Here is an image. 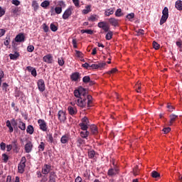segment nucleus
I'll return each mask as SVG.
<instances>
[{
	"label": "nucleus",
	"instance_id": "f257e3e1",
	"mask_svg": "<svg viewBox=\"0 0 182 182\" xmlns=\"http://www.w3.org/2000/svg\"><path fill=\"white\" fill-rule=\"evenodd\" d=\"M92 99L93 98L92 97L91 95H87L86 97L85 96L80 97L77 101V105L80 107H85V106L87 105V107H92Z\"/></svg>",
	"mask_w": 182,
	"mask_h": 182
},
{
	"label": "nucleus",
	"instance_id": "f03ea898",
	"mask_svg": "<svg viewBox=\"0 0 182 182\" xmlns=\"http://www.w3.org/2000/svg\"><path fill=\"white\" fill-rule=\"evenodd\" d=\"M73 12V7L70 6L68 7L63 13V19H68V18H70L72 16V14Z\"/></svg>",
	"mask_w": 182,
	"mask_h": 182
},
{
	"label": "nucleus",
	"instance_id": "7ed1b4c3",
	"mask_svg": "<svg viewBox=\"0 0 182 182\" xmlns=\"http://www.w3.org/2000/svg\"><path fill=\"white\" fill-rule=\"evenodd\" d=\"M86 95V92L85 91V88L83 87H80L78 90H74V96H75V97H85Z\"/></svg>",
	"mask_w": 182,
	"mask_h": 182
},
{
	"label": "nucleus",
	"instance_id": "20e7f679",
	"mask_svg": "<svg viewBox=\"0 0 182 182\" xmlns=\"http://www.w3.org/2000/svg\"><path fill=\"white\" fill-rule=\"evenodd\" d=\"M43 62H45L46 63H48L49 65H52V63H53L55 62V60H53V55H52V54H50V53L46 55L43 58Z\"/></svg>",
	"mask_w": 182,
	"mask_h": 182
},
{
	"label": "nucleus",
	"instance_id": "39448f33",
	"mask_svg": "<svg viewBox=\"0 0 182 182\" xmlns=\"http://www.w3.org/2000/svg\"><path fill=\"white\" fill-rule=\"evenodd\" d=\"M38 124H39L40 130H42V132H48V124L44 119H38Z\"/></svg>",
	"mask_w": 182,
	"mask_h": 182
},
{
	"label": "nucleus",
	"instance_id": "423d86ee",
	"mask_svg": "<svg viewBox=\"0 0 182 182\" xmlns=\"http://www.w3.org/2000/svg\"><path fill=\"white\" fill-rule=\"evenodd\" d=\"M58 120L62 123L66 122V112L63 110H59L58 112Z\"/></svg>",
	"mask_w": 182,
	"mask_h": 182
},
{
	"label": "nucleus",
	"instance_id": "0eeeda50",
	"mask_svg": "<svg viewBox=\"0 0 182 182\" xmlns=\"http://www.w3.org/2000/svg\"><path fill=\"white\" fill-rule=\"evenodd\" d=\"M52 171V166L50 164H44L42 168V174L46 176V174H50V171Z\"/></svg>",
	"mask_w": 182,
	"mask_h": 182
},
{
	"label": "nucleus",
	"instance_id": "6e6552de",
	"mask_svg": "<svg viewBox=\"0 0 182 182\" xmlns=\"http://www.w3.org/2000/svg\"><path fill=\"white\" fill-rule=\"evenodd\" d=\"M37 86L40 92H45L46 87H45V80H43V79H40L38 80Z\"/></svg>",
	"mask_w": 182,
	"mask_h": 182
},
{
	"label": "nucleus",
	"instance_id": "1a4fd4ad",
	"mask_svg": "<svg viewBox=\"0 0 182 182\" xmlns=\"http://www.w3.org/2000/svg\"><path fill=\"white\" fill-rule=\"evenodd\" d=\"M107 21L109 24L112 25V26H114L115 28L119 26V19L112 17L108 18Z\"/></svg>",
	"mask_w": 182,
	"mask_h": 182
},
{
	"label": "nucleus",
	"instance_id": "9d476101",
	"mask_svg": "<svg viewBox=\"0 0 182 182\" xmlns=\"http://www.w3.org/2000/svg\"><path fill=\"white\" fill-rule=\"evenodd\" d=\"M70 79L73 82H79L80 80V73L75 72L70 75Z\"/></svg>",
	"mask_w": 182,
	"mask_h": 182
},
{
	"label": "nucleus",
	"instance_id": "9b49d317",
	"mask_svg": "<svg viewBox=\"0 0 182 182\" xmlns=\"http://www.w3.org/2000/svg\"><path fill=\"white\" fill-rule=\"evenodd\" d=\"M32 149H33V144L31 141H28L24 146L26 153H31Z\"/></svg>",
	"mask_w": 182,
	"mask_h": 182
},
{
	"label": "nucleus",
	"instance_id": "f8f14e48",
	"mask_svg": "<svg viewBox=\"0 0 182 182\" xmlns=\"http://www.w3.org/2000/svg\"><path fill=\"white\" fill-rule=\"evenodd\" d=\"M69 140H70V135L69 134H64L60 139L62 144H66V143H69Z\"/></svg>",
	"mask_w": 182,
	"mask_h": 182
},
{
	"label": "nucleus",
	"instance_id": "ddd939ff",
	"mask_svg": "<svg viewBox=\"0 0 182 182\" xmlns=\"http://www.w3.org/2000/svg\"><path fill=\"white\" fill-rule=\"evenodd\" d=\"M68 112L70 116H75V114H77V109L76 107H73L72 106H69L68 107Z\"/></svg>",
	"mask_w": 182,
	"mask_h": 182
},
{
	"label": "nucleus",
	"instance_id": "4468645a",
	"mask_svg": "<svg viewBox=\"0 0 182 182\" xmlns=\"http://www.w3.org/2000/svg\"><path fill=\"white\" fill-rule=\"evenodd\" d=\"M15 41L16 42H25V35H23L22 33H20L16 36Z\"/></svg>",
	"mask_w": 182,
	"mask_h": 182
},
{
	"label": "nucleus",
	"instance_id": "2eb2a0df",
	"mask_svg": "<svg viewBox=\"0 0 182 182\" xmlns=\"http://www.w3.org/2000/svg\"><path fill=\"white\" fill-rule=\"evenodd\" d=\"M46 139L48 143H55V140L53 139V135H52V133L50 132H47Z\"/></svg>",
	"mask_w": 182,
	"mask_h": 182
},
{
	"label": "nucleus",
	"instance_id": "dca6fc26",
	"mask_svg": "<svg viewBox=\"0 0 182 182\" xmlns=\"http://www.w3.org/2000/svg\"><path fill=\"white\" fill-rule=\"evenodd\" d=\"M11 146L14 151L18 153L19 151V145H18V141L14 140L11 142Z\"/></svg>",
	"mask_w": 182,
	"mask_h": 182
},
{
	"label": "nucleus",
	"instance_id": "f3484780",
	"mask_svg": "<svg viewBox=\"0 0 182 182\" xmlns=\"http://www.w3.org/2000/svg\"><path fill=\"white\" fill-rule=\"evenodd\" d=\"M25 167H26V164L19 163L18 165V171L20 174H23L25 171Z\"/></svg>",
	"mask_w": 182,
	"mask_h": 182
},
{
	"label": "nucleus",
	"instance_id": "a211bd4d",
	"mask_svg": "<svg viewBox=\"0 0 182 182\" xmlns=\"http://www.w3.org/2000/svg\"><path fill=\"white\" fill-rule=\"evenodd\" d=\"M117 173H119V169H117V168H110L108 170L107 174L108 176H116V174H117Z\"/></svg>",
	"mask_w": 182,
	"mask_h": 182
},
{
	"label": "nucleus",
	"instance_id": "6ab92c4d",
	"mask_svg": "<svg viewBox=\"0 0 182 182\" xmlns=\"http://www.w3.org/2000/svg\"><path fill=\"white\" fill-rule=\"evenodd\" d=\"M48 182H56V173L55 172L51 171L50 173Z\"/></svg>",
	"mask_w": 182,
	"mask_h": 182
},
{
	"label": "nucleus",
	"instance_id": "aec40b11",
	"mask_svg": "<svg viewBox=\"0 0 182 182\" xmlns=\"http://www.w3.org/2000/svg\"><path fill=\"white\" fill-rule=\"evenodd\" d=\"M90 129L92 134L96 135L97 134V133H99V131L97 130V127L95 124L90 125Z\"/></svg>",
	"mask_w": 182,
	"mask_h": 182
},
{
	"label": "nucleus",
	"instance_id": "412c9836",
	"mask_svg": "<svg viewBox=\"0 0 182 182\" xmlns=\"http://www.w3.org/2000/svg\"><path fill=\"white\" fill-rule=\"evenodd\" d=\"M114 14V8H110L105 10V16H110V15H113Z\"/></svg>",
	"mask_w": 182,
	"mask_h": 182
},
{
	"label": "nucleus",
	"instance_id": "4be33fe9",
	"mask_svg": "<svg viewBox=\"0 0 182 182\" xmlns=\"http://www.w3.org/2000/svg\"><path fill=\"white\" fill-rule=\"evenodd\" d=\"M170 122H169V126H172L173 123H174V122H176V120H177V117H178V116L174 114H171L170 116Z\"/></svg>",
	"mask_w": 182,
	"mask_h": 182
},
{
	"label": "nucleus",
	"instance_id": "5701e85b",
	"mask_svg": "<svg viewBox=\"0 0 182 182\" xmlns=\"http://www.w3.org/2000/svg\"><path fill=\"white\" fill-rule=\"evenodd\" d=\"M18 129H21L23 131L26 130V124L23 122H22V119H19Z\"/></svg>",
	"mask_w": 182,
	"mask_h": 182
},
{
	"label": "nucleus",
	"instance_id": "b1692460",
	"mask_svg": "<svg viewBox=\"0 0 182 182\" xmlns=\"http://www.w3.org/2000/svg\"><path fill=\"white\" fill-rule=\"evenodd\" d=\"M9 58L11 60H16V59H18L19 58V53L16 52L15 53L12 54L10 53L9 54Z\"/></svg>",
	"mask_w": 182,
	"mask_h": 182
},
{
	"label": "nucleus",
	"instance_id": "393cba45",
	"mask_svg": "<svg viewBox=\"0 0 182 182\" xmlns=\"http://www.w3.org/2000/svg\"><path fill=\"white\" fill-rule=\"evenodd\" d=\"M86 141L82 139V137H77V147H80L82 144H85Z\"/></svg>",
	"mask_w": 182,
	"mask_h": 182
},
{
	"label": "nucleus",
	"instance_id": "a878e982",
	"mask_svg": "<svg viewBox=\"0 0 182 182\" xmlns=\"http://www.w3.org/2000/svg\"><path fill=\"white\" fill-rule=\"evenodd\" d=\"M175 6L176 9H178V11H182V1L181 0L176 1Z\"/></svg>",
	"mask_w": 182,
	"mask_h": 182
},
{
	"label": "nucleus",
	"instance_id": "bb28decb",
	"mask_svg": "<svg viewBox=\"0 0 182 182\" xmlns=\"http://www.w3.org/2000/svg\"><path fill=\"white\" fill-rule=\"evenodd\" d=\"M89 134H90V132H89L88 131H83L80 132V136L82 139H87Z\"/></svg>",
	"mask_w": 182,
	"mask_h": 182
},
{
	"label": "nucleus",
	"instance_id": "cd10ccee",
	"mask_svg": "<svg viewBox=\"0 0 182 182\" xmlns=\"http://www.w3.org/2000/svg\"><path fill=\"white\" fill-rule=\"evenodd\" d=\"M107 33L105 36V39L107 41H110L112 39V38H113V31H107Z\"/></svg>",
	"mask_w": 182,
	"mask_h": 182
},
{
	"label": "nucleus",
	"instance_id": "c85d7f7f",
	"mask_svg": "<svg viewBox=\"0 0 182 182\" xmlns=\"http://www.w3.org/2000/svg\"><path fill=\"white\" fill-rule=\"evenodd\" d=\"M123 15H124V14H123L122 9H117L115 11V16L117 18H120V16H123Z\"/></svg>",
	"mask_w": 182,
	"mask_h": 182
},
{
	"label": "nucleus",
	"instance_id": "c756f323",
	"mask_svg": "<svg viewBox=\"0 0 182 182\" xmlns=\"http://www.w3.org/2000/svg\"><path fill=\"white\" fill-rule=\"evenodd\" d=\"M91 8H92V6H87L85 7V9L82 10V14H83L84 15H87V14H89V12H91V11H92Z\"/></svg>",
	"mask_w": 182,
	"mask_h": 182
},
{
	"label": "nucleus",
	"instance_id": "7c9ffc66",
	"mask_svg": "<svg viewBox=\"0 0 182 182\" xmlns=\"http://www.w3.org/2000/svg\"><path fill=\"white\" fill-rule=\"evenodd\" d=\"M33 132H35L33 126L28 125L26 129V132L28 133V134H33Z\"/></svg>",
	"mask_w": 182,
	"mask_h": 182
},
{
	"label": "nucleus",
	"instance_id": "2f4dec72",
	"mask_svg": "<svg viewBox=\"0 0 182 182\" xmlns=\"http://www.w3.org/2000/svg\"><path fill=\"white\" fill-rule=\"evenodd\" d=\"M49 5H50V1L46 0L41 3V6L46 9L47 7L49 6Z\"/></svg>",
	"mask_w": 182,
	"mask_h": 182
},
{
	"label": "nucleus",
	"instance_id": "473e14b6",
	"mask_svg": "<svg viewBox=\"0 0 182 182\" xmlns=\"http://www.w3.org/2000/svg\"><path fill=\"white\" fill-rule=\"evenodd\" d=\"M97 16L96 14L91 15L90 17H88V21L90 22H95V21H97Z\"/></svg>",
	"mask_w": 182,
	"mask_h": 182
},
{
	"label": "nucleus",
	"instance_id": "72a5a7b5",
	"mask_svg": "<svg viewBox=\"0 0 182 182\" xmlns=\"http://www.w3.org/2000/svg\"><path fill=\"white\" fill-rule=\"evenodd\" d=\"M32 6H33V10H34L35 11H37L38 9H39V4H38V2H37L36 1H33L32 2Z\"/></svg>",
	"mask_w": 182,
	"mask_h": 182
},
{
	"label": "nucleus",
	"instance_id": "f704fd0d",
	"mask_svg": "<svg viewBox=\"0 0 182 182\" xmlns=\"http://www.w3.org/2000/svg\"><path fill=\"white\" fill-rule=\"evenodd\" d=\"M167 19H168V16L162 15L160 20V25H163L164 23H166V22L167 21Z\"/></svg>",
	"mask_w": 182,
	"mask_h": 182
},
{
	"label": "nucleus",
	"instance_id": "c9c22d12",
	"mask_svg": "<svg viewBox=\"0 0 182 182\" xmlns=\"http://www.w3.org/2000/svg\"><path fill=\"white\" fill-rule=\"evenodd\" d=\"M151 176L153 177V178H159V177H160V173L156 171H153Z\"/></svg>",
	"mask_w": 182,
	"mask_h": 182
},
{
	"label": "nucleus",
	"instance_id": "e433bc0d",
	"mask_svg": "<svg viewBox=\"0 0 182 182\" xmlns=\"http://www.w3.org/2000/svg\"><path fill=\"white\" fill-rule=\"evenodd\" d=\"M127 19H129L131 22L134 18V13H131L127 15L126 16Z\"/></svg>",
	"mask_w": 182,
	"mask_h": 182
},
{
	"label": "nucleus",
	"instance_id": "4c0bfd02",
	"mask_svg": "<svg viewBox=\"0 0 182 182\" xmlns=\"http://www.w3.org/2000/svg\"><path fill=\"white\" fill-rule=\"evenodd\" d=\"M96 154V152L94 150H91L88 151V157L89 159H93Z\"/></svg>",
	"mask_w": 182,
	"mask_h": 182
},
{
	"label": "nucleus",
	"instance_id": "58836bf2",
	"mask_svg": "<svg viewBox=\"0 0 182 182\" xmlns=\"http://www.w3.org/2000/svg\"><path fill=\"white\" fill-rule=\"evenodd\" d=\"M162 16L168 17V8L164 7L162 11Z\"/></svg>",
	"mask_w": 182,
	"mask_h": 182
},
{
	"label": "nucleus",
	"instance_id": "ea45409f",
	"mask_svg": "<svg viewBox=\"0 0 182 182\" xmlns=\"http://www.w3.org/2000/svg\"><path fill=\"white\" fill-rule=\"evenodd\" d=\"M50 29L53 31V32H56V31H58V26H56V25H55L53 23H52L50 25Z\"/></svg>",
	"mask_w": 182,
	"mask_h": 182
},
{
	"label": "nucleus",
	"instance_id": "a19ab883",
	"mask_svg": "<svg viewBox=\"0 0 182 182\" xmlns=\"http://www.w3.org/2000/svg\"><path fill=\"white\" fill-rule=\"evenodd\" d=\"M87 126H89V125H87L86 124L80 123V127L81 128V130H83L84 132L87 131V129H88Z\"/></svg>",
	"mask_w": 182,
	"mask_h": 182
},
{
	"label": "nucleus",
	"instance_id": "79ce46f5",
	"mask_svg": "<svg viewBox=\"0 0 182 182\" xmlns=\"http://www.w3.org/2000/svg\"><path fill=\"white\" fill-rule=\"evenodd\" d=\"M106 25H107L106 21H101L97 23L98 28H100L101 29H102Z\"/></svg>",
	"mask_w": 182,
	"mask_h": 182
},
{
	"label": "nucleus",
	"instance_id": "37998d69",
	"mask_svg": "<svg viewBox=\"0 0 182 182\" xmlns=\"http://www.w3.org/2000/svg\"><path fill=\"white\" fill-rule=\"evenodd\" d=\"M81 33H87L88 35H93V31L90 29L81 30Z\"/></svg>",
	"mask_w": 182,
	"mask_h": 182
},
{
	"label": "nucleus",
	"instance_id": "c03bdc74",
	"mask_svg": "<svg viewBox=\"0 0 182 182\" xmlns=\"http://www.w3.org/2000/svg\"><path fill=\"white\" fill-rule=\"evenodd\" d=\"M133 174L134 176L139 175V166H135L133 168Z\"/></svg>",
	"mask_w": 182,
	"mask_h": 182
},
{
	"label": "nucleus",
	"instance_id": "a18cd8bd",
	"mask_svg": "<svg viewBox=\"0 0 182 182\" xmlns=\"http://www.w3.org/2000/svg\"><path fill=\"white\" fill-rule=\"evenodd\" d=\"M45 150V144L44 142H41L38 146V151H43Z\"/></svg>",
	"mask_w": 182,
	"mask_h": 182
},
{
	"label": "nucleus",
	"instance_id": "49530a36",
	"mask_svg": "<svg viewBox=\"0 0 182 182\" xmlns=\"http://www.w3.org/2000/svg\"><path fill=\"white\" fill-rule=\"evenodd\" d=\"M82 82H83V83H89V82H90V77L88 76V75L85 76L82 78Z\"/></svg>",
	"mask_w": 182,
	"mask_h": 182
},
{
	"label": "nucleus",
	"instance_id": "de8ad7c7",
	"mask_svg": "<svg viewBox=\"0 0 182 182\" xmlns=\"http://www.w3.org/2000/svg\"><path fill=\"white\" fill-rule=\"evenodd\" d=\"M58 63L59 66H63V65H65V60H63V58H58Z\"/></svg>",
	"mask_w": 182,
	"mask_h": 182
},
{
	"label": "nucleus",
	"instance_id": "09e8293b",
	"mask_svg": "<svg viewBox=\"0 0 182 182\" xmlns=\"http://www.w3.org/2000/svg\"><path fill=\"white\" fill-rule=\"evenodd\" d=\"M89 119H87V117H85L82 119V122L81 124H87V125H89Z\"/></svg>",
	"mask_w": 182,
	"mask_h": 182
},
{
	"label": "nucleus",
	"instance_id": "8fccbe9b",
	"mask_svg": "<svg viewBox=\"0 0 182 182\" xmlns=\"http://www.w3.org/2000/svg\"><path fill=\"white\" fill-rule=\"evenodd\" d=\"M152 45H153L154 49H156V50L160 49V44H159L157 42L153 41Z\"/></svg>",
	"mask_w": 182,
	"mask_h": 182
},
{
	"label": "nucleus",
	"instance_id": "3c124183",
	"mask_svg": "<svg viewBox=\"0 0 182 182\" xmlns=\"http://www.w3.org/2000/svg\"><path fill=\"white\" fill-rule=\"evenodd\" d=\"M75 53H76V56L77 58H80V59H83V54L82 52L75 50Z\"/></svg>",
	"mask_w": 182,
	"mask_h": 182
},
{
	"label": "nucleus",
	"instance_id": "603ef678",
	"mask_svg": "<svg viewBox=\"0 0 182 182\" xmlns=\"http://www.w3.org/2000/svg\"><path fill=\"white\" fill-rule=\"evenodd\" d=\"M2 159H3V161H4V163H8V161L9 160V156H8V155H6V154H3Z\"/></svg>",
	"mask_w": 182,
	"mask_h": 182
},
{
	"label": "nucleus",
	"instance_id": "864d4df0",
	"mask_svg": "<svg viewBox=\"0 0 182 182\" xmlns=\"http://www.w3.org/2000/svg\"><path fill=\"white\" fill-rule=\"evenodd\" d=\"M55 14H57V15H60V14H62V7H55Z\"/></svg>",
	"mask_w": 182,
	"mask_h": 182
},
{
	"label": "nucleus",
	"instance_id": "5fc2aeb1",
	"mask_svg": "<svg viewBox=\"0 0 182 182\" xmlns=\"http://www.w3.org/2000/svg\"><path fill=\"white\" fill-rule=\"evenodd\" d=\"M98 69H102L106 66V63H98L97 64Z\"/></svg>",
	"mask_w": 182,
	"mask_h": 182
},
{
	"label": "nucleus",
	"instance_id": "6e6d98bb",
	"mask_svg": "<svg viewBox=\"0 0 182 182\" xmlns=\"http://www.w3.org/2000/svg\"><path fill=\"white\" fill-rule=\"evenodd\" d=\"M11 12L14 14V15H18V12H19V9H18V7L13 8L11 9Z\"/></svg>",
	"mask_w": 182,
	"mask_h": 182
},
{
	"label": "nucleus",
	"instance_id": "4d7b16f0",
	"mask_svg": "<svg viewBox=\"0 0 182 182\" xmlns=\"http://www.w3.org/2000/svg\"><path fill=\"white\" fill-rule=\"evenodd\" d=\"M82 68H85V69H87L88 70H90V64L85 63L82 64Z\"/></svg>",
	"mask_w": 182,
	"mask_h": 182
},
{
	"label": "nucleus",
	"instance_id": "13d9d810",
	"mask_svg": "<svg viewBox=\"0 0 182 182\" xmlns=\"http://www.w3.org/2000/svg\"><path fill=\"white\" fill-rule=\"evenodd\" d=\"M43 29L44 32H49V26H48V25H46V23L43 24Z\"/></svg>",
	"mask_w": 182,
	"mask_h": 182
},
{
	"label": "nucleus",
	"instance_id": "bf43d9fd",
	"mask_svg": "<svg viewBox=\"0 0 182 182\" xmlns=\"http://www.w3.org/2000/svg\"><path fill=\"white\" fill-rule=\"evenodd\" d=\"M110 26H109L107 24H105V26H104L102 31H104L105 32H109L110 30Z\"/></svg>",
	"mask_w": 182,
	"mask_h": 182
},
{
	"label": "nucleus",
	"instance_id": "052dcab7",
	"mask_svg": "<svg viewBox=\"0 0 182 182\" xmlns=\"http://www.w3.org/2000/svg\"><path fill=\"white\" fill-rule=\"evenodd\" d=\"M11 42V38L9 37L6 38V41L4 42L5 46H8Z\"/></svg>",
	"mask_w": 182,
	"mask_h": 182
},
{
	"label": "nucleus",
	"instance_id": "680f3d73",
	"mask_svg": "<svg viewBox=\"0 0 182 182\" xmlns=\"http://www.w3.org/2000/svg\"><path fill=\"white\" fill-rule=\"evenodd\" d=\"M11 3L13 5H16V6H19V5H21V1L18 0H12Z\"/></svg>",
	"mask_w": 182,
	"mask_h": 182
},
{
	"label": "nucleus",
	"instance_id": "e2e57ef3",
	"mask_svg": "<svg viewBox=\"0 0 182 182\" xmlns=\"http://www.w3.org/2000/svg\"><path fill=\"white\" fill-rule=\"evenodd\" d=\"M171 131V128L170 127H166L163 129V132L165 134H167V133H170Z\"/></svg>",
	"mask_w": 182,
	"mask_h": 182
},
{
	"label": "nucleus",
	"instance_id": "0e129e2a",
	"mask_svg": "<svg viewBox=\"0 0 182 182\" xmlns=\"http://www.w3.org/2000/svg\"><path fill=\"white\" fill-rule=\"evenodd\" d=\"M32 76H33L34 77H36L38 73H36V68H33L32 71L31 72Z\"/></svg>",
	"mask_w": 182,
	"mask_h": 182
},
{
	"label": "nucleus",
	"instance_id": "69168bd1",
	"mask_svg": "<svg viewBox=\"0 0 182 182\" xmlns=\"http://www.w3.org/2000/svg\"><path fill=\"white\" fill-rule=\"evenodd\" d=\"M27 50L31 53V52H32L33 50H35V47H34L33 46H32V45L28 46L27 47Z\"/></svg>",
	"mask_w": 182,
	"mask_h": 182
},
{
	"label": "nucleus",
	"instance_id": "338daca9",
	"mask_svg": "<svg viewBox=\"0 0 182 182\" xmlns=\"http://www.w3.org/2000/svg\"><path fill=\"white\" fill-rule=\"evenodd\" d=\"M0 149L1 150H5V149H6V144H5L4 142H1L0 144Z\"/></svg>",
	"mask_w": 182,
	"mask_h": 182
},
{
	"label": "nucleus",
	"instance_id": "774afa93",
	"mask_svg": "<svg viewBox=\"0 0 182 182\" xmlns=\"http://www.w3.org/2000/svg\"><path fill=\"white\" fill-rule=\"evenodd\" d=\"M75 182H83V179H82V177L77 176V177L75 178Z\"/></svg>",
	"mask_w": 182,
	"mask_h": 182
}]
</instances>
